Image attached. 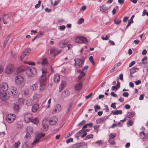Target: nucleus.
Segmentation results:
<instances>
[{
	"instance_id": "obj_25",
	"label": "nucleus",
	"mask_w": 148,
	"mask_h": 148,
	"mask_svg": "<svg viewBox=\"0 0 148 148\" xmlns=\"http://www.w3.org/2000/svg\"><path fill=\"white\" fill-rule=\"evenodd\" d=\"M122 113V111L121 110H116L115 111H112L111 114L113 115H117L118 114H121Z\"/></svg>"
},
{
	"instance_id": "obj_11",
	"label": "nucleus",
	"mask_w": 148,
	"mask_h": 148,
	"mask_svg": "<svg viewBox=\"0 0 148 148\" xmlns=\"http://www.w3.org/2000/svg\"><path fill=\"white\" fill-rule=\"evenodd\" d=\"M2 18L4 23L6 24L9 22V21L10 18V16L8 14H4Z\"/></svg>"
},
{
	"instance_id": "obj_55",
	"label": "nucleus",
	"mask_w": 148,
	"mask_h": 148,
	"mask_svg": "<svg viewBox=\"0 0 148 148\" xmlns=\"http://www.w3.org/2000/svg\"><path fill=\"white\" fill-rule=\"evenodd\" d=\"M94 108L95 109L100 110L101 108L100 106L97 105H95L94 106Z\"/></svg>"
},
{
	"instance_id": "obj_53",
	"label": "nucleus",
	"mask_w": 148,
	"mask_h": 148,
	"mask_svg": "<svg viewBox=\"0 0 148 148\" xmlns=\"http://www.w3.org/2000/svg\"><path fill=\"white\" fill-rule=\"evenodd\" d=\"M83 131L82 130H80L75 135L79 136L81 132H82Z\"/></svg>"
},
{
	"instance_id": "obj_63",
	"label": "nucleus",
	"mask_w": 148,
	"mask_h": 148,
	"mask_svg": "<svg viewBox=\"0 0 148 148\" xmlns=\"http://www.w3.org/2000/svg\"><path fill=\"white\" fill-rule=\"evenodd\" d=\"M65 28V26L64 25H62L60 26V29L61 30H64Z\"/></svg>"
},
{
	"instance_id": "obj_54",
	"label": "nucleus",
	"mask_w": 148,
	"mask_h": 148,
	"mask_svg": "<svg viewBox=\"0 0 148 148\" xmlns=\"http://www.w3.org/2000/svg\"><path fill=\"white\" fill-rule=\"evenodd\" d=\"M135 64V62L134 61H132L130 64L129 67H130L134 65Z\"/></svg>"
},
{
	"instance_id": "obj_6",
	"label": "nucleus",
	"mask_w": 148,
	"mask_h": 148,
	"mask_svg": "<svg viewBox=\"0 0 148 148\" xmlns=\"http://www.w3.org/2000/svg\"><path fill=\"white\" fill-rule=\"evenodd\" d=\"M9 95L6 91H0V98L2 100H5L9 97Z\"/></svg>"
},
{
	"instance_id": "obj_24",
	"label": "nucleus",
	"mask_w": 148,
	"mask_h": 148,
	"mask_svg": "<svg viewBox=\"0 0 148 148\" xmlns=\"http://www.w3.org/2000/svg\"><path fill=\"white\" fill-rule=\"evenodd\" d=\"M60 77L59 75L56 74L55 75L54 77V81L56 83H58L60 81Z\"/></svg>"
},
{
	"instance_id": "obj_35",
	"label": "nucleus",
	"mask_w": 148,
	"mask_h": 148,
	"mask_svg": "<svg viewBox=\"0 0 148 148\" xmlns=\"http://www.w3.org/2000/svg\"><path fill=\"white\" fill-rule=\"evenodd\" d=\"M14 110L15 111H18L19 108V106L16 104H14Z\"/></svg>"
},
{
	"instance_id": "obj_42",
	"label": "nucleus",
	"mask_w": 148,
	"mask_h": 148,
	"mask_svg": "<svg viewBox=\"0 0 148 148\" xmlns=\"http://www.w3.org/2000/svg\"><path fill=\"white\" fill-rule=\"evenodd\" d=\"M96 144H97L98 146H101L102 144V142L101 140L97 141L95 143Z\"/></svg>"
},
{
	"instance_id": "obj_7",
	"label": "nucleus",
	"mask_w": 148,
	"mask_h": 148,
	"mask_svg": "<svg viewBox=\"0 0 148 148\" xmlns=\"http://www.w3.org/2000/svg\"><path fill=\"white\" fill-rule=\"evenodd\" d=\"M75 42L76 43L80 44L86 43L87 40L86 38L84 37L79 36L76 38Z\"/></svg>"
},
{
	"instance_id": "obj_20",
	"label": "nucleus",
	"mask_w": 148,
	"mask_h": 148,
	"mask_svg": "<svg viewBox=\"0 0 148 148\" xmlns=\"http://www.w3.org/2000/svg\"><path fill=\"white\" fill-rule=\"evenodd\" d=\"M82 88V83L81 82H78L75 86V90H78Z\"/></svg>"
},
{
	"instance_id": "obj_28",
	"label": "nucleus",
	"mask_w": 148,
	"mask_h": 148,
	"mask_svg": "<svg viewBox=\"0 0 148 148\" xmlns=\"http://www.w3.org/2000/svg\"><path fill=\"white\" fill-rule=\"evenodd\" d=\"M25 67H20L18 68L17 70V72L18 73H21L24 70L25 71Z\"/></svg>"
},
{
	"instance_id": "obj_27",
	"label": "nucleus",
	"mask_w": 148,
	"mask_h": 148,
	"mask_svg": "<svg viewBox=\"0 0 148 148\" xmlns=\"http://www.w3.org/2000/svg\"><path fill=\"white\" fill-rule=\"evenodd\" d=\"M138 68L137 67H133L130 70V74H133L136 72V70H138Z\"/></svg>"
},
{
	"instance_id": "obj_21",
	"label": "nucleus",
	"mask_w": 148,
	"mask_h": 148,
	"mask_svg": "<svg viewBox=\"0 0 148 148\" xmlns=\"http://www.w3.org/2000/svg\"><path fill=\"white\" fill-rule=\"evenodd\" d=\"M39 108V105L37 103L34 104L32 107V111L35 112L38 110Z\"/></svg>"
},
{
	"instance_id": "obj_18",
	"label": "nucleus",
	"mask_w": 148,
	"mask_h": 148,
	"mask_svg": "<svg viewBox=\"0 0 148 148\" xmlns=\"http://www.w3.org/2000/svg\"><path fill=\"white\" fill-rule=\"evenodd\" d=\"M111 7L110 5H108V4H105L103 5L102 6H100V10L103 12H105L108 10Z\"/></svg>"
},
{
	"instance_id": "obj_5",
	"label": "nucleus",
	"mask_w": 148,
	"mask_h": 148,
	"mask_svg": "<svg viewBox=\"0 0 148 148\" xmlns=\"http://www.w3.org/2000/svg\"><path fill=\"white\" fill-rule=\"evenodd\" d=\"M14 66L12 64H9L8 65L5 69V73L8 74L11 73L14 71Z\"/></svg>"
},
{
	"instance_id": "obj_52",
	"label": "nucleus",
	"mask_w": 148,
	"mask_h": 148,
	"mask_svg": "<svg viewBox=\"0 0 148 148\" xmlns=\"http://www.w3.org/2000/svg\"><path fill=\"white\" fill-rule=\"evenodd\" d=\"M27 64L29 65H31L32 66H33L35 65L34 62H27Z\"/></svg>"
},
{
	"instance_id": "obj_2",
	"label": "nucleus",
	"mask_w": 148,
	"mask_h": 148,
	"mask_svg": "<svg viewBox=\"0 0 148 148\" xmlns=\"http://www.w3.org/2000/svg\"><path fill=\"white\" fill-rule=\"evenodd\" d=\"M25 69L26 74L29 78L34 77L37 74L36 69L33 67L25 66Z\"/></svg>"
},
{
	"instance_id": "obj_37",
	"label": "nucleus",
	"mask_w": 148,
	"mask_h": 148,
	"mask_svg": "<svg viewBox=\"0 0 148 148\" xmlns=\"http://www.w3.org/2000/svg\"><path fill=\"white\" fill-rule=\"evenodd\" d=\"M106 120V119L105 117H101L100 119H98L97 121L98 122H103L104 121Z\"/></svg>"
},
{
	"instance_id": "obj_45",
	"label": "nucleus",
	"mask_w": 148,
	"mask_h": 148,
	"mask_svg": "<svg viewBox=\"0 0 148 148\" xmlns=\"http://www.w3.org/2000/svg\"><path fill=\"white\" fill-rule=\"evenodd\" d=\"M73 139L72 138H70L66 140V143L67 144H69L71 142H72Z\"/></svg>"
},
{
	"instance_id": "obj_56",
	"label": "nucleus",
	"mask_w": 148,
	"mask_h": 148,
	"mask_svg": "<svg viewBox=\"0 0 148 148\" xmlns=\"http://www.w3.org/2000/svg\"><path fill=\"white\" fill-rule=\"evenodd\" d=\"M102 39L103 40H108L109 39V37L106 35L105 37H102Z\"/></svg>"
},
{
	"instance_id": "obj_4",
	"label": "nucleus",
	"mask_w": 148,
	"mask_h": 148,
	"mask_svg": "<svg viewBox=\"0 0 148 148\" xmlns=\"http://www.w3.org/2000/svg\"><path fill=\"white\" fill-rule=\"evenodd\" d=\"M31 51V49L29 48H27L25 49L24 51L23 52L20 59L21 60L25 58L30 53Z\"/></svg>"
},
{
	"instance_id": "obj_15",
	"label": "nucleus",
	"mask_w": 148,
	"mask_h": 148,
	"mask_svg": "<svg viewBox=\"0 0 148 148\" xmlns=\"http://www.w3.org/2000/svg\"><path fill=\"white\" fill-rule=\"evenodd\" d=\"M10 91L12 95L14 96H16L18 93L17 88L13 86H11L10 88Z\"/></svg>"
},
{
	"instance_id": "obj_13",
	"label": "nucleus",
	"mask_w": 148,
	"mask_h": 148,
	"mask_svg": "<svg viewBox=\"0 0 148 148\" xmlns=\"http://www.w3.org/2000/svg\"><path fill=\"white\" fill-rule=\"evenodd\" d=\"M23 80L24 79L22 77L18 76L16 77L15 82L16 84H20L23 82Z\"/></svg>"
},
{
	"instance_id": "obj_3",
	"label": "nucleus",
	"mask_w": 148,
	"mask_h": 148,
	"mask_svg": "<svg viewBox=\"0 0 148 148\" xmlns=\"http://www.w3.org/2000/svg\"><path fill=\"white\" fill-rule=\"evenodd\" d=\"M16 118V116L14 114H10L6 116V120L7 122L10 123L13 122Z\"/></svg>"
},
{
	"instance_id": "obj_43",
	"label": "nucleus",
	"mask_w": 148,
	"mask_h": 148,
	"mask_svg": "<svg viewBox=\"0 0 148 148\" xmlns=\"http://www.w3.org/2000/svg\"><path fill=\"white\" fill-rule=\"evenodd\" d=\"M42 65H46L47 64V61L46 59H44L42 60Z\"/></svg>"
},
{
	"instance_id": "obj_48",
	"label": "nucleus",
	"mask_w": 148,
	"mask_h": 148,
	"mask_svg": "<svg viewBox=\"0 0 148 148\" xmlns=\"http://www.w3.org/2000/svg\"><path fill=\"white\" fill-rule=\"evenodd\" d=\"M86 5L83 6L80 9V10L81 11H84L86 9Z\"/></svg>"
},
{
	"instance_id": "obj_31",
	"label": "nucleus",
	"mask_w": 148,
	"mask_h": 148,
	"mask_svg": "<svg viewBox=\"0 0 148 148\" xmlns=\"http://www.w3.org/2000/svg\"><path fill=\"white\" fill-rule=\"evenodd\" d=\"M67 45L66 42H60L59 44V46L61 48H64L66 47Z\"/></svg>"
},
{
	"instance_id": "obj_17",
	"label": "nucleus",
	"mask_w": 148,
	"mask_h": 148,
	"mask_svg": "<svg viewBox=\"0 0 148 148\" xmlns=\"http://www.w3.org/2000/svg\"><path fill=\"white\" fill-rule=\"evenodd\" d=\"M58 121V118L56 116H54L50 119L49 123L50 125H53L56 124Z\"/></svg>"
},
{
	"instance_id": "obj_30",
	"label": "nucleus",
	"mask_w": 148,
	"mask_h": 148,
	"mask_svg": "<svg viewBox=\"0 0 148 148\" xmlns=\"http://www.w3.org/2000/svg\"><path fill=\"white\" fill-rule=\"evenodd\" d=\"M134 115V112H128L127 114V116L129 118L132 117Z\"/></svg>"
},
{
	"instance_id": "obj_8",
	"label": "nucleus",
	"mask_w": 148,
	"mask_h": 148,
	"mask_svg": "<svg viewBox=\"0 0 148 148\" xmlns=\"http://www.w3.org/2000/svg\"><path fill=\"white\" fill-rule=\"evenodd\" d=\"M62 110L61 106L59 104H57L54 107L52 112L53 114H55L59 113Z\"/></svg>"
},
{
	"instance_id": "obj_47",
	"label": "nucleus",
	"mask_w": 148,
	"mask_h": 148,
	"mask_svg": "<svg viewBox=\"0 0 148 148\" xmlns=\"http://www.w3.org/2000/svg\"><path fill=\"white\" fill-rule=\"evenodd\" d=\"M89 60L90 62H91L93 64H94V62L93 60V57L92 56H90L89 57Z\"/></svg>"
},
{
	"instance_id": "obj_51",
	"label": "nucleus",
	"mask_w": 148,
	"mask_h": 148,
	"mask_svg": "<svg viewBox=\"0 0 148 148\" xmlns=\"http://www.w3.org/2000/svg\"><path fill=\"white\" fill-rule=\"evenodd\" d=\"M108 141L110 144L112 145H114L115 144V142L114 140H111V139H109Z\"/></svg>"
},
{
	"instance_id": "obj_34",
	"label": "nucleus",
	"mask_w": 148,
	"mask_h": 148,
	"mask_svg": "<svg viewBox=\"0 0 148 148\" xmlns=\"http://www.w3.org/2000/svg\"><path fill=\"white\" fill-rule=\"evenodd\" d=\"M24 102V100L23 98H19L18 99V103L20 105H22Z\"/></svg>"
},
{
	"instance_id": "obj_41",
	"label": "nucleus",
	"mask_w": 148,
	"mask_h": 148,
	"mask_svg": "<svg viewBox=\"0 0 148 148\" xmlns=\"http://www.w3.org/2000/svg\"><path fill=\"white\" fill-rule=\"evenodd\" d=\"M93 136H94L93 134H90L86 136V138L85 139V140H86L92 138L93 137Z\"/></svg>"
},
{
	"instance_id": "obj_26",
	"label": "nucleus",
	"mask_w": 148,
	"mask_h": 148,
	"mask_svg": "<svg viewBox=\"0 0 148 148\" xmlns=\"http://www.w3.org/2000/svg\"><path fill=\"white\" fill-rule=\"evenodd\" d=\"M66 85V83L65 81H62L60 87L59 92H61L62 90L65 87Z\"/></svg>"
},
{
	"instance_id": "obj_61",
	"label": "nucleus",
	"mask_w": 148,
	"mask_h": 148,
	"mask_svg": "<svg viewBox=\"0 0 148 148\" xmlns=\"http://www.w3.org/2000/svg\"><path fill=\"white\" fill-rule=\"evenodd\" d=\"M140 42V41L138 40H135L134 41V43L135 44V45H137Z\"/></svg>"
},
{
	"instance_id": "obj_40",
	"label": "nucleus",
	"mask_w": 148,
	"mask_h": 148,
	"mask_svg": "<svg viewBox=\"0 0 148 148\" xmlns=\"http://www.w3.org/2000/svg\"><path fill=\"white\" fill-rule=\"evenodd\" d=\"M119 88V87L116 85L113 86L112 87L111 89L112 90H117Z\"/></svg>"
},
{
	"instance_id": "obj_60",
	"label": "nucleus",
	"mask_w": 148,
	"mask_h": 148,
	"mask_svg": "<svg viewBox=\"0 0 148 148\" xmlns=\"http://www.w3.org/2000/svg\"><path fill=\"white\" fill-rule=\"evenodd\" d=\"M60 1L59 0L55 1V3L53 4V5L54 6L57 5L59 3Z\"/></svg>"
},
{
	"instance_id": "obj_36",
	"label": "nucleus",
	"mask_w": 148,
	"mask_h": 148,
	"mask_svg": "<svg viewBox=\"0 0 148 148\" xmlns=\"http://www.w3.org/2000/svg\"><path fill=\"white\" fill-rule=\"evenodd\" d=\"M21 142L19 141H18L17 142H15L14 145V146L15 148H17L19 146Z\"/></svg>"
},
{
	"instance_id": "obj_14",
	"label": "nucleus",
	"mask_w": 148,
	"mask_h": 148,
	"mask_svg": "<svg viewBox=\"0 0 148 148\" xmlns=\"http://www.w3.org/2000/svg\"><path fill=\"white\" fill-rule=\"evenodd\" d=\"M27 134L25 137H29L30 135L33 134V129L32 127L30 126L28 127L27 128Z\"/></svg>"
},
{
	"instance_id": "obj_46",
	"label": "nucleus",
	"mask_w": 148,
	"mask_h": 148,
	"mask_svg": "<svg viewBox=\"0 0 148 148\" xmlns=\"http://www.w3.org/2000/svg\"><path fill=\"white\" fill-rule=\"evenodd\" d=\"M23 127L22 125L21 124H17L16 127L18 129H21Z\"/></svg>"
},
{
	"instance_id": "obj_57",
	"label": "nucleus",
	"mask_w": 148,
	"mask_h": 148,
	"mask_svg": "<svg viewBox=\"0 0 148 148\" xmlns=\"http://www.w3.org/2000/svg\"><path fill=\"white\" fill-rule=\"evenodd\" d=\"M123 95L125 97H127L129 95V93L127 92H125L123 93Z\"/></svg>"
},
{
	"instance_id": "obj_10",
	"label": "nucleus",
	"mask_w": 148,
	"mask_h": 148,
	"mask_svg": "<svg viewBox=\"0 0 148 148\" xmlns=\"http://www.w3.org/2000/svg\"><path fill=\"white\" fill-rule=\"evenodd\" d=\"M32 118V114L31 113H27L24 115V119L25 122L28 123L30 121Z\"/></svg>"
},
{
	"instance_id": "obj_22",
	"label": "nucleus",
	"mask_w": 148,
	"mask_h": 148,
	"mask_svg": "<svg viewBox=\"0 0 148 148\" xmlns=\"http://www.w3.org/2000/svg\"><path fill=\"white\" fill-rule=\"evenodd\" d=\"M70 95V92L68 90H65L64 92H62V98H64L67 97Z\"/></svg>"
},
{
	"instance_id": "obj_12",
	"label": "nucleus",
	"mask_w": 148,
	"mask_h": 148,
	"mask_svg": "<svg viewBox=\"0 0 148 148\" xmlns=\"http://www.w3.org/2000/svg\"><path fill=\"white\" fill-rule=\"evenodd\" d=\"M75 64L76 66L80 67L84 63V61L81 59H74Z\"/></svg>"
},
{
	"instance_id": "obj_29",
	"label": "nucleus",
	"mask_w": 148,
	"mask_h": 148,
	"mask_svg": "<svg viewBox=\"0 0 148 148\" xmlns=\"http://www.w3.org/2000/svg\"><path fill=\"white\" fill-rule=\"evenodd\" d=\"M30 121L33 123L34 124H38L39 123V121L38 119L37 118H35L31 120Z\"/></svg>"
},
{
	"instance_id": "obj_62",
	"label": "nucleus",
	"mask_w": 148,
	"mask_h": 148,
	"mask_svg": "<svg viewBox=\"0 0 148 148\" xmlns=\"http://www.w3.org/2000/svg\"><path fill=\"white\" fill-rule=\"evenodd\" d=\"M88 67V66H85L83 69L81 71H83L84 72V71L85 70H87Z\"/></svg>"
},
{
	"instance_id": "obj_23",
	"label": "nucleus",
	"mask_w": 148,
	"mask_h": 148,
	"mask_svg": "<svg viewBox=\"0 0 148 148\" xmlns=\"http://www.w3.org/2000/svg\"><path fill=\"white\" fill-rule=\"evenodd\" d=\"M40 83L39 84L38 82H36L35 84L32 85L30 86V89L34 91H35L37 90L38 88V85H40Z\"/></svg>"
},
{
	"instance_id": "obj_64",
	"label": "nucleus",
	"mask_w": 148,
	"mask_h": 148,
	"mask_svg": "<svg viewBox=\"0 0 148 148\" xmlns=\"http://www.w3.org/2000/svg\"><path fill=\"white\" fill-rule=\"evenodd\" d=\"M110 94L112 96L114 97H116L117 96V95L116 94L114 93L113 92H112Z\"/></svg>"
},
{
	"instance_id": "obj_44",
	"label": "nucleus",
	"mask_w": 148,
	"mask_h": 148,
	"mask_svg": "<svg viewBox=\"0 0 148 148\" xmlns=\"http://www.w3.org/2000/svg\"><path fill=\"white\" fill-rule=\"evenodd\" d=\"M40 141V139H36L32 143V145H34L35 144H36L38 143Z\"/></svg>"
},
{
	"instance_id": "obj_9",
	"label": "nucleus",
	"mask_w": 148,
	"mask_h": 148,
	"mask_svg": "<svg viewBox=\"0 0 148 148\" xmlns=\"http://www.w3.org/2000/svg\"><path fill=\"white\" fill-rule=\"evenodd\" d=\"M47 123L48 121H47L45 119H44L42 121V127L41 129L42 131L45 132L48 130V127L47 125Z\"/></svg>"
},
{
	"instance_id": "obj_39",
	"label": "nucleus",
	"mask_w": 148,
	"mask_h": 148,
	"mask_svg": "<svg viewBox=\"0 0 148 148\" xmlns=\"http://www.w3.org/2000/svg\"><path fill=\"white\" fill-rule=\"evenodd\" d=\"M80 147V145L79 143H77L74 144L73 146V148H78Z\"/></svg>"
},
{
	"instance_id": "obj_19",
	"label": "nucleus",
	"mask_w": 148,
	"mask_h": 148,
	"mask_svg": "<svg viewBox=\"0 0 148 148\" xmlns=\"http://www.w3.org/2000/svg\"><path fill=\"white\" fill-rule=\"evenodd\" d=\"M78 72L80 73V75L78 77V82H81L82 80H84L85 78L84 76L85 75V74L83 71H79Z\"/></svg>"
},
{
	"instance_id": "obj_49",
	"label": "nucleus",
	"mask_w": 148,
	"mask_h": 148,
	"mask_svg": "<svg viewBox=\"0 0 148 148\" xmlns=\"http://www.w3.org/2000/svg\"><path fill=\"white\" fill-rule=\"evenodd\" d=\"M133 122L131 120L130 121L127 123V125L130 126L132 125H133Z\"/></svg>"
},
{
	"instance_id": "obj_50",
	"label": "nucleus",
	"mask_w": 148,
	"mask_h": 148,
	"mask_svg": "<svg viewBox=\"0 0 148 148\" xmlns=\"http://www.w3.org/2000/svg\"><path fill=\"white\" fill-rule=\"evenodd\" d=\"M86 123V121L85 120H83L81 122L79 123L78 124V126H82Z\"/></svg>"
},
{
	"instance_id": "obj_16",
	"label": "nucleus",
	"mask_w": 148,
	"mask_h": 148,
	"mask_svg": "<svg viewBox=\"0 0 148 148\" xmlns=\"http://www.w3.org/2000/svg\"><path fill=\"white\" fill-rule=\"evenodd\" d=\"M8 89V86L7 83L5 82L3 83L1 85L0 91H6Z\"/></svg>"
},
{
	"instance_id": "obj_58",
	"label": "nucleus",
	"mask_w": 148,
	"mask_h": 148,
	"mask_svg": "<svg viewBox=\"0 0 148 148\" xmlns=\"http://www.w3.org/2000/svg\"><path fill=\"white\" fill-rule=\"evenodd\" d=\"M145 96V94H143L141 95H140L139 97V99L140 100H142L143 99L144 97Z\"/></svg>"
},
{
	"instance_id": "obj_33",
	"label": "nucleus",
	"mask_w": 148,
	"mask_h": 148,
	"mask_svg": "<svg viewBox=\"0 0 148 148\" xmlns=\"http://www.w3.org/2000/svg\"><path fill=\"white\" fill-rule=\"evenodd\" d=\"M116 136V134H114L113 133H110L109 136V139H112L114 138Z\"/></svg>"
},
{
	"instance_id": "obj_1",
	"label": "nucleus",
	"mask_w": 148,
	"mask_h": 148,
	"mask_svg": "<svg viewBox=\"0 0 148 148\" xmlns=\"http://www.w3.org/2000/svg\"><path fill=\"white\" fill-rule=\"evenodd\" d=\"M42 75H41V78L39 80V82L40 83V90H42L45 88V80L47 78L46 75L47 73V70L45 69H42Z\"/></svg>"
},
{
	"instance_id": "obj_32",
	"label": "nucleus",
	"mask_w": 148,
	"mask_h": 148,
	"mask_svg": "<svg viewBox=\"0 0 148 148\" xmlns=\"http://www.w3.org/2000/svg\"><path fill=\"white\" fill-rule=\"evenodd\" d=\"M10 36H7L5 39V40L4 41V45H3V46L5 47L6 45L8 43V42Z\"/></svg>"
},
{
	"instance_id": "obj_59",
	"label": "nucleus",
	"mask_w": 148,
	"mask_h": 148,
	"mask_svg": "<svg viewBox=\"0 0 148 148\" xmlns=\"http://www.w3.org/2000/svg\"><path fill=\"white\" fill-rule=\"evenodd\" d=\"M116 103H113L111 104V107H112L114 109H115L116 108Z\"/></svg>"
},
{
	"instance_id": "obj_38",
	"label": "nucleus",
	"mask_w": 148,
	"mask_h": 148,
	"mask_svg": "<svg viewBox=\"0 0 148 148\" xmlns=\"http://www.w3.org/2000/svg\"><path fill=\"white\" fill-rule=\"evenodd\" d=\"M84 21V19L82 18H80L78 20L77 23L78 24H81L83 23Z\"/></svg>"
}]
</instances>
